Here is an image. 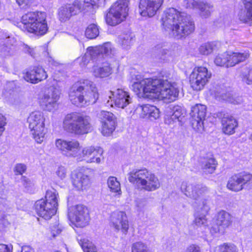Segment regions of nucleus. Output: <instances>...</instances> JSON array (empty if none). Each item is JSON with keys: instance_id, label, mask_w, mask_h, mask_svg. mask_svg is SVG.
I'll list each match as a JSON object with an SVG mask.
<instances>
[{"instance_id": "f257e3e1", "label": "nucleus", "mask_w": 252, "mask_h": 252, "mask_svg": "<svg viewBox=\"0 0 252 252\" xmlns=\"http://www.w3.org/2000/svg\"><path fill=\"white\" fill-rule=\"evenodd\" d=\"M132 89L136 94L143 93L147 96L174 101L179 94L177 83H171L166 80L153 78H142L135 75L132 79Z\"/></svg>"}, {"instance_id": "f03ea898", "label": "nucleus", "mask_w": 252, "mask_h": 252, "mask_svg": "<svg viewBox=\"0 0 252 252\" xmlns=\"http://www.w3.org/2000/svg\"><path fill=\"white\" fill-rule=\"evenodd\" d=\"M161 20L165 30L177 39L189 35L194 30V24L190 17L174 8L166 10Z\"/></svg>"}, {"instance_id": "7ed1b4c3", "label": "nucleus", "mask_w": 252, "mask_h": 252, "mask_svg": "<svg viewBox=\"0 0 252 252\" xmlns=\"http://www.w3.org/2000/svg\"><path fill=\"white\" fill-rule=\"evenodd\" d=\"M128 179L138 188L147 191L157 190L161 185L158 177L145 168L133 170L128 174Z\"/></svg>"}, {"instance_id": "20e7f679", "label": "nucleus", "mask_w": 252, "mask_h": 252, "mask_svg": "<svg viewBox=\"0 0 252 252\" xmlns=\"http://www.w3.org/2000/svg\"><path fill=\"white\" fill-rule=\"evenodd\" d=\"M90 117L77 113L67 114L63 119V127L67 132L76 135L88 133L91 131L92 125Z\"/></svg>"}, {"instance_id": "39448f33", "label": "nucleus", "mask_w": 252, "mask_h": 252, "mask_svg": "<svg viewBox=\"0 0 252 252\" xmlns=\"http://www.w3.org/2000/svg\"><path fill=\"white\" fill-rule=\"evenodd\" d=\"M46 14L44 12H30L22 17L23 30L36 35H42L46 33L48 27Z\"/></svg>"}, {"instance_id": "423d86ee", "label": "nucleus", "mask_w": 252, "mask_h": 252, "mask_svg": "<svg viewBox=\"0 0 252 252\" xmlns=\"http://www.w3.org/2000/svg\"><path fill=\"white\" fill-rule=\"evenodd\" d=\"M45 117L42 112L34 111L28 118L29 127L33 138L38 144H41L45 139L46 130L45 128Z\"/></svg>"}, {"instance_id": "0eeeda50", "label": "nucleus", "mask_w": 252, "mask_h": 252, "mask_svg": "<svg viewBox=\"0 0 252 252\" xmlns=\"http://www.w3.org/2000/svg\"><path fill=\"white\" fill-rule=\"evenodd\" d=\"M128 0H118L110 8L105 16L109 25L115 26L124 21L128 12Z\"/></svg>"}, {"instance_id": "6e6552de", "label": "nucleus", "mask_w": 252, "mask_h": 252, "mask_svg": "<svg viewBox=\"0 0 252 252\" xmlns=\"http://www.w3.org/2000/svg\"><path fill=\"white\" fill-rule=\"evenodd\" d=\"M68 218L71 222L78 227L87 226L90 217L88 208L83 205H77L68 209Z\"/></svg>"}, {"instance_id": "1a4fd4ad", "label": "nucleus", "mask_w": 252, "mask_h": 252, "mask_svg": "<svg viewBox=\"0 0 252 252\" xmlns=\"http://www.w3.org/2000/svg\"><path fill=\"white\" fill-rule=\"evenodd\" d=\"M212 74L208 69L203 66L194 68L189 75V82L191 87L196 91L203 89L211 78Z\"/></svg>"}, {"instance_id": "9d476101", "label": "nucleus", "mask_w": 252, "mask_h": 252, "mask_svg": "<svg viewBox=\"0 0 252 252\" xmlns=\"http://www.w3.org/2000/svg\"><path fill=\"white\" fill-rule=\"evenodd\" d=\"M55 147L62 155L67 157L76 158L80 151V145L78 141L75 139H56Z\"/></svg>"}, {"instance_id": "9b49d317", "label": "nucleus", "mask_w": 252, "mask_h": 252, "mask_svg": "<svg viewBox=\"0 0 252 252\" xmlns=\"http://www.w3.org/2000/svg\"><path fill=\"white\" fill-rule=\"evenodd\" d=\"M206 115V106L197 104L191 107L190 116L191 117V126L193 128L198 132L202 133L204 131V121Z\"/></svg>"}, {"instance_id": "f8f14e48", "label": "nucleus", "mask_w": 252, "mask_h": 252, "mask_svg": "<svg viewBox=\"0 0 252 252\" xmlns=\"http://www.w3.org/2000/svg\"><path fill=\"white\" fill-rule=\"evenodd\" d=\"M83 86L84 89L82 92L80 107L94 104L98 98L97 90L93 82L83 79Z\"/></svg>"}, {"instance_id": "ddd939ff", "label": "nucleus", "mask_w": 252, "mask_h": 252, "mask_svg": "<svg viewBox=\"0 0 252 252\" xmlns=\"http://www.w3.org/2000/svg\"><path fill=\"white\" fill-rule=\"evenodd\" d=\"M252 183V175L242 172L232 176L228 181L227 187L230 190L238 192Z\"/></svg>"}, {"instance_id": "4468645a", "label": "nucleus", "mask_w": 252, "mask_h": 252, "mask_svg": "<svg viewBox=\"0 0 252 252\" xmlns=\"http://www.w3.org/2000/svg\"><path fill=\"white\" fill-rule=\"evenodd\" d=\"M110 226L116 232L126 235L129 229V222L126 213L123 211L113 212L110 219Z\"/></svg>"}, {"instance_id": "2eb2a0df", "label": "nucleus", "mask_w": 252, "mask_h": 252, "mask_svg": "<svg viewBox=\"0 0 252 252\" xmlns=\"http://www.w3.org/2000/svg\"><path fill=\"white\" fill-rule=\"evenodd\" d=\"M101 126V133L104 136H109L114 131L116 126V118L108 111H101L97 114Z\"/></svg>"}, {"instance_id": "dca6fc26", "label": "nucleus", "mask_w": 252, "mask_h": 252, "mask_svg": "<svg viewBox=\"0 0 252 252\" xmlns=\"http://www.w3.org/2000/svg\"><path fill=\"white\" fill-rule=\"evenodd\" d=\"M101 126V133L104 136H109L114 131L116 126V118L108 111H101L97 114Z\"/></svg>"}, {"instance_id": "f3484780", "label": "nucleus", "mask_w": 252, "mask_h": 252, "mask_svg": "<svg viewBox=\"0 0 252 252\" xmlns=\"http://www.w3.org/2000/svg\"><path fill=\"white\" fill-rule=\"evenodd\" d=\"M181 189L187 196L194 200L200 199L209 192L208 189L201 184L192 185L183 183Z\"/></svg>"}, {"instance_id": "a211bd4d", "label": "nucleus", "mask_w": 252, "mask_h": 252, "mask_svg": "<svg viewBox=\"0 0 252 252\" xmlns=\"http://www.w3.org/2000/svg\"><path fill=\"white\" fill-rule=\"evenodd\" d=\"M163 0H140L139 12L143 17H152L158 10Z\"/></svg>"}, {"instance_id": "6ab92c4d", "label": "nucleus", "mask_w": 252, "mask_h": 252, "mask_svg": "<svg viewBox=\"0 0 252 252\" xmlns=\"http://www.w3.org/2000/svg\"><path fill=\"white\" fill-rule=\"evenodd\" d=\"M59 97V91L55 88H51L50 91L40 98L39 102L44 109L51 111L57 106Z\"/></svg>"}, {"instance_id": "aec40b11", "label": "nucleus", "mask_w": 252, "mask_h": 252, "mask_svg": "<svg viewBox=\"0 0 252 252\" xmlns=\"http://www.w3.org/2000/svg\"><path fill=\"white\" fill-rule=\"evenodd\" d=\"M186 4L188 8L199 9L200 16L205 18L211 15L214 7L211 3L202 0H187Z\"/></svg>"}, {"instance_id": "412c9836", "label": "nucleus", "mask_w": 252, "mask_h": 252, "mask_svg": "<svg viewBox=\"0 0 252 252\" xmlns=\"http://www.w3.org/2000/svg\"><path fill=\"white\" fill-rule=\"evenodd\" d=\"M111 94L109 98L118 108L124 109L132 102L129 93L122 89H118L115 92H111Z\"/></svg>"}, {"instance_id": "4be33fe9", "label": "nucleus", "mask_w": 252, "mask_h": 252, "mask_svg": "<svg viewBox=\"0 0 252 252\" xmlns=\"http://www.w3.org/2000/svg\"><path fill=\"white\" fill-rule=\"evenodd\" d=\"M34 209L37 215L45 220L50 219L56 213L55 209L52 208V205L43 198L35 202Z\"/></svg>"}, {"instance_id": "5701e85b", "label": "nucleus", "mask_w": 252, "mask_h": 252, "mask_svg": "<svg viewBox=\"0 0 252 252\" xmlns=\"http://www.w3.org/2000/svg\"><path fill=\"white\" fill-rule=\"evenodd\" d=\"M75 8L83 11L82 7H80L75 4V0L73 3H67L60 7L58 9L59 20L62 22L69 20L72 16L76 14Z\"/></svg>"}, {"instance_id": "b1692460", "label": "nucleus", "mask_w": 252, "mask_h": 252, "mask_svg": "<svg viewBox=\"0 0 252 252\" xmlns=\"http://www.w3.org/2000/svg\"><path fill=\"white\" fill-rule=\"evenodd\" d=\"M221 125L222 131L226 134L231 135L235 132L238 122L232 116L224 114L221 119Z\"/></svg>"}, {"instance_id": "393cba45", "label": "nucleus", "mask_w": 252, "mask_h": 252, "mask_svg": "<svg viewBox=\"0 0 252 252\" xmlns=\"http://www.w3.org/2000/svg\"><path fill=\"white\" fill-rule=\"evenodd\" d=\"M83 89V80L80 82L79 84H75L71 87L69 93V97L73 104L79 106Z\"/></svg>"}, {"instance_id": "a878e982", "label": "nucleus", "mask_w": 252, "mask_h": 252, "mask_svg": "<svg viewBox=\"0 0 252 252\" xmlns=\"http://www.w3.org/2000/svg\"><path fill=\"white\" fill-rule=\"evenodd\" d=\"M72 178L73 185L78 190L86 189L90 184L89 176L80 171L74 173Z\"/></svg>"}, {"instance_id": "bb28decb", "label": "nucleus", "mask_w": 252, "mask_h": 252, "mask_svg": "<svg viewBox=\"0 0 252 252\" xmlns=\"http://www.w3.org/2000/svg\"><path fill=\"white\" fill-rule=\"evenodd\" d=\"M244 10L239 14V19L243 23L252 24V0H242Z\"/></svg>"}, {"instance_id": "cd10ccee", "label": "nucleus", "mask_w": 252, "mask_h": 252, "mask_svg": "<svg viewBox=\"0 0 252 252\" xmlns=\"http://www.w3.org/2000/svg\"><path fill=\"white\" fill-rule=\"evenodd\" d=\"M141 110L140 117L143 118H148L153 121L159 117V111L156 106L150 105L140 106L137 109Z\"/></svg>"}, {"instance_id": "c85d7f7f", "label": "nucleus", "mask_w": 252, "mask_h": 252, "mask_svg": "<svg viewBox=\"0 0 252 252\" xmlns=\"http://www.w3.org/2000/svg\"><path fill=\"white\" fill-rule=\"evenodd\" d=\"M106 0H75V4L82 7L83 11L87 8H95L104 5Z\"/></svg>"}, {"instance_id": "c756f323", "label": "nucleus", "mask_w": 252, "mask_h": 252, "mask_svg": "<svg viewBox=\"0 0 252 252\" xmlns=\"http://www.w3.org/2000/svg\"><path fill=\"white\" fill-rule=\"evenodd\" d=\"M92 72L95 77L104 78L112 73V69L109 63H105L102 66H94Z\"/></svg>"}, {"instance_id": "7c9ffc66", "label": "nucleus", "mask_w": 252, "mask_h": 252, "mask_svg": "<svg viewBox=\"0 0 252 252\" xmlns=\"http://www.w3.org/2000/svg\"><path fill=\"white\" fill-rule=\"evenodd\" d=\"M249 52L245 51L243 53H232L229 54L228 66H233L235 64L245 61L249 57Z\"/></svg>"}, {"instance_id": "2f4dec72", "label": "nucleus", "mask_w": 252, "mask_h": 252, "mask_svg": "<svg viewBox=\"0 0 252 252\" xmlns=\"http://www.w3.org/2000/svg\"><path fill=\"white\" fill-rule=\"evenodd\" d=\"M44 199L49 204L52 205V208L57 212L58 206L59 194L54 189H48L46 191Z\"/></svg>"}, {"instance_id": "473e14b6", "label": "nucleus", "mask_w": 252, "mask_h": 252, "mask_svg": "<svg viewBox=\"0 0 252 252\" xmlns=\"http://www.w3.org/2000/svg\"><path fill=\"white\" fill-rule=\"evenodd\" d=\"M193 206L195 213L198 214H206L210 210L209 201L207 198H202L195 200Z\"/></svg>"}, {"instance_id": "72a5a7b5", "label": "nucleus", "mask_w": 252, "mask_h": 252, "mask_svg": "<svg viewBox=\"0 0 252 252\" xmlns=\"http://www.w3.org/2000/svg\"><path fill=\"white\" fill-rule=\"evenodd\" d=\"M231 221V216L228 213L224 211H221L218 213L217 223L222 229L228 227Z\"/></svg>"}, {"instance_id": "f704fd0d", "label": "nucleus", "mask_w": 252, "mask_h": 252, "mask_svg": "<svg viewBox=\"0 0 252 252\" xmlns=\"http://www.w3.org/2000/svg\"><path fill=\"white\" fill-rule=\"evenodd\" d=\"M102 57L111 58L116 54V50L110 42H106L100 45Z\"/></svg>"}, {"instance_id": "c9c22d12", "label": "nucleus", "mask_w": 252, "mask_h": 252, "mask_svg": "<svg viewBox=\"0 0 252 252\" xmlns=\"http://www.w3.org/2000/svg\"><path fill=\"white\" fill-rule=\"evenodd\" d=\"M217 162L213 158L204 159L201 163V167L203 171L206 173L211 174L216 169Z\"/></svg>"}, {"instance_id": "e433bc0d", "label": "nucleus", "mask_w": 252, "mask_h": 252, "mask_svg": "<svg viewBox=\"0 0 252 252\" xmlns=\"http://www.w3.org/2000/svg\"><path fill=\"white\" fill-rule=\"evenodd\" d=\"M170 112L174 116V119H176L179 122L182 121L186 114L185 109L181 106H172L170 108Z\"/></svg>"}, {"instance_id": "4c0bfd02", "label": "nucleus", "mask_w": 252, "mask_h": 252, "mask_svg": "<svg viewBox=\"0 0 252 252\" xmlns=\"http://www.w3.org/2000/svg\"><path fill=\"white\" fill-rule=\"evenodd\" d=\"M87 52L92 60L100 61L101 59L103 58L100 45L94 47H89L87 48Z\"/></svg>"}, {"instance_id": "58836bf2", "label": "nucleus", "mask_w": 252, "mask_h": 252, "mask_svg": "<svg viewBox=\"0 0 252 252\" xmlns=\"http://www.w3.org/2000/svg\"><path fill=\"white\" fill-rule=\"evenodd\" d=\"M214 252H238V249L233 244L225 243L215 247Z\"/></svg>"}, {"instance_id": "ea45409f", "label": "nucleus", "mask_w": 252, "mask_h": 252, "mask_svg": "<svg viewBox=\"0 0 252 252\" xmlns=\"http://www.w3.org/2000/svg\"><path fill=\"white\" fill-rule=\"evenodd\" d=\"M229 53L224 52L217 55L214 60L215 63L218 66L228 67Z\"/></svg>"}, {"instance_id": "a19ab883", "label": "nucleus", "mask_w": 252, "mask_h": 252, "mask_svg": "<svg viewBox=\"0 0 252 252\" xmlns=\"http://www.w3.org/2000/svg\"><path fill=\"white\" fill-rule=\"evenodd\" d=\"M98 26L94 24H91L87 28L85 32L86 36L89 39L95 38L99 35Z\"/></svg>"}, {"instance_id": "79ce46f5", "label": "nucleus", "mask_w": 252, "mask_h": 252, "mask_svg": "<svg viewBox=\"0 0 252 252\" xmlns=\"http://www.w3.org/2000/svg\"><path fill=\"white\" fill-rule=\"evenodd\" d=\"M103 153V150L100 148H93V153L91 155L90 158L91 159L90 161H86L87 163H93L95 162L96 163H100L101 161V158Z\"/></svg>"}, {"instance_id": "37998d69", "label": "nucleus", "mask_w": 252, "mask_h": 252, "mask_svg": "<svg viewBox=\"0 0 252 252\" xmlns=\"http://www.w3.org/2000/svg\"><path fill=\"white\" fill-rule=\"evenodd\" d=\"M94 147L89 146L84 147L81 152V154H78V157H77V159L78 161H90L91 158H89L91 154L93 153V148Z\"/></svg>"}, {"instance_id": "c03bdc74", "label": "nucleus", "mask_w": 252, "mask_h": 252, "mask_svg": "<svg viewBox=\"0 0 252 252\" xmlns=\"http://www.w3.org/2000/svg\"><path fill=\"white\" fill-rule=\"evenodd\" d=\"M109 188L112 192H119L121 191L120 184L115 177H110L107 180Z\"/></svg>"}, {"instance_id": "a18cd8bd", "label": "nucleus", "mask_w": 252, "mask_h": 252, "mask_svg": "<svg viewBox=\"0 0 252 252\" xmlns=\"http://www.w3.org/2000/svg\"><path fill=\"white\" fill-rule=\"evenodd\" d=\"M215 46L213 43L208 42L203 44L199 48V52L202 55H208L212 53Z\"/></svg>"}, {"instance_id": "49530a36", "label": "nucleus", "mask_w": 252, "mask_h": 252, "mask_svg": "<svg viewBox=\"0 0 252 252\" xmlns=\"http://www.w3.org/2000/svg\"><path fill=\"white\" fill-rule=\"evenodd\" d=\"M194 223L197 227L207 226V220L206 218V214L195 213Z\"/></svg>"}, {"instance_id": "de8ad7c7", "label": "nucleus", "mask_w": 252, "mask_h": 252, "mask_svg": "<svg viewBox=\"0 0 252 252\" xmlns=\"http://www.w3.org/2000/svg\"><path fill=\"white\" fill-rule=\"evenodd\" d=\"M242 80L248 85H252V69L245 68L241 74Z\"/></svg>"}, {"instance_id": "09e8293b", "label": "nucleus", "mask_w": 252, "mask_h": 252, "mask_svg": "<svg viewBox=\"0 0 252 252\" xmlns=\"http://www.w3.org/2000/svg\"><path fill=\"white\" fill-rule=\"evenodd\" d=\"M34 72L35 74L36 79L37 83L46 79L47 78V74L45 70L40 66L34 67Z\"/></svg>"}, {"instance_id": "8fccbe9b", "label": "nucleus", "mask_w": 252, "mask_h": 252, "mask_svg": "<svg viewBox=\"0 0 252 252\" xmlns=\"http://www.w3.org/2000/svg\"><path fill=\"white\" fill-rule=\"evenodd\" d=\"M216 97L219 100H226L234 104H240L242 100L241 98H238V100L234 99L233 97L229 96V94H222L220 95H216Z\"/></svg>"}, {"instance_id": "3c124183", "label": "nucleus", "mask_w": 252, "mask_h": 252, "mask_svg": "<svg viewBox=\"0 0 252 252\" xmlns=\"http://www.w3.org/2000/svg\"><path fill=\"white\" fill-rule=\"evenodd\" d=\"M121 43L123 47L127 49L132 43V36L131 34H125L120 36Z\"/></svg>"}, {"instance_id": "603ef678", "label": "nucleus", "mask_w": 252, "mask_h": 252, "mask_svg": "<svg viewBox=\"0 0 252 252\" xmlns=\"http://www.w3.org/2000/svg\"><path fill=\"white\" fill-rule=\"evenodd\" d=\"M22 186L27 191H31L33 189L34 184L33 182L29 178L22 176L21 179Z\"/></svg>"}, {"instance_id": "864d4df0", "label": "nucleus", "mask_w": 252, "mask_h": 252, "mask_svg": "<svg viewBox=\"0 0 252 252\" xmlns=\"http://www.w3.org/2000/svg\"><path fill=\"white\" fill-rule=\"evenodd\" d=\"M81 247L84 252H97L95 246L88 240L84 241L81 244Z\"/></svg>"}, {"instance_id": "5fc2aeb1", "label": "nucleus", "mask_w": 252, "mask_h": 252, "mask_svg": "<svg viewBox=\"0 0 252 252\" xmlns=\"http://www.w3.org/2000/svg\"><path fill=\"white\" fill-rule=\"evenodd\" d=\"M24 75L23 77L26 81L29 82L32 84L37 83L33 68L26 71L25 73H24Z\"/></svg>"}, {"instance_id": "6e6d98bb", "label": "nucleus", "mask_w": 252, "mask_h": 252, "mask_svg": "<svg viewBox=\"0 0 252 252\" xmlns=\"http://www.w3.org/2000/svg\"><path fill=\"white\" fill-rule=\"evenodd\" d=\"M132 252H149L147 247L141 242L134 243L132 247Z\"/></svg>"}, {"instance_id": "4d7b16f0", "label": "nucleus", "mask_w": 252, "mask_h": 252, "mask_svg": "<svg viewBox=\"0 0 252 252\" xmlns=\"http://www.w3.org/2000/svg\"><path fill=\"white\" fill-rule=\"evenodd\" d=\"M26 165L22 163L16 164L14 168L15 175H22L26 170Z\"/></svg>"}, {"instance_id": "13d9d810", "label": "nucleus", "mask_w": 252, "mask_h": 252, "mask_svg": "<svg viewBox=\"0 0 252 252\" xmlns=\"http://www.w3.org/2000/svg\"><path fill=\"white\" fill-rule=\"evenodd\" d=\"M177 120L176 119H174L173 115L171 113L170 111L167 112V113L164 116V123L168 125H173Z\"/></svg>"}, {"instance_id": "bf43d9fd", "label": "nucleus", "mask_w": 252, "mask_h": 252, "mask_svg": "<svg viewBox=\"0 0 252 252\" xmlns=\"http://www.w3.org/2000/svg\"><path fill=\"white\" fill-rule=\"evenodd\" d=\"M91 59L90 56L86 51L85 55L82 58L78 59V60H80V66L82 67L86 66L88 64Z\"/></svg>"}, {"instance_id": "052dcab7", "label": "nucleus", "mask_w": 252, "mask_h": 252, "mask_svg": "<svg viewBox=\"0 0 252 252\" xmlns=\"http://www.w3.org/2000/svg\"><path fill=\"white\" fill-rule=\"evenodd\" d=\"M56 174L60 179H64L66 175V170L65 168L62 166L59 167L56 171Z\"/></svg>"}, {"instance_id": "680f3d73", "label": "nucleus", "mask_w": 252, "mask_h": 252, "mask_svg": "<svg viewBox=\"0 0 252 252\" xmlns=\"http://www.w3.org/2000/svg\"><path fill=\"white\" fill-rule=\"evenodd\" d=\"M186 252H201L200 248L197 245L191 244L187 247Z\"/></svg>"}, {"instance_id": "e2e57ef3", "label": "nucleus", "mask_w": 252, "mask_h": 252, "mask_svg": "<svg viewBox=\"0 0 252 252\" xmlns=\"http://www.w3.org/2000/svg\"><path fill=\"white\" fill-rule=\"evenodd\" d=\"M6 124V119L4 116L0 114V136L4 131L5 128L4 126Z\"/></svg>"}, {"instance_id": "0e129e2a", "label": "nucleus", "mask_w": 252, "mask_h": 252, "mask_svg": "<svg viewBox=\"0 0 252 252\" xmlns=\"http://www.w3.org/2000/svg\"><path fill=\"white\" fill-rule=\"evenodd\" d=\"M13 247L12 245L0 244V252H12Z\"/></svg>"}, {"instance_id": "69168bd1", "label": "nucleus", "mask_w": 252, "mask_h": 252, "mask_svg": "<svg viewBox=\"0 0 252 252\" xmlns=\"http://www.w3.org/2000/svg\"><path fill=\"white\" fill-rule=\"evenodd\" d=\"M62 231V229L58 226H54L51 228V233L53 237H55Z\"/></svg>"}, {"instance_id": "338daca9", "label": "nucleus", "mask_w": 252, "mask_h": 252, "mask_svg": "<svg viewBox=\"0 0 252 252\" xmlns=\"http://www.w3.org/2000/svg\"><path fill=\"white\" fill-rule=\"evenodd\" d=\"M221 226H220L219 225H218L217 223L216 225L212 226L210 229V231L212 234L217 233L218 232H220V231H222V230L220 228Z\"/></svg>"}, {"instance_id": "774afa93", "label": "nucleus", "mask_w": 252, "mask_h": 252, "mask_svg": "<svg viewBox=\"0 0 252 252\" xmlns=\"http://www.w3.org/2000/svg\"><path fill=\"white\" fill-rule=\"evenodd\" d=\"M23 50L25 53H28L32 57H34V53L33 49L30 48L28 46L24 45L23 47Z\"/></svg>"}]
</instances>
